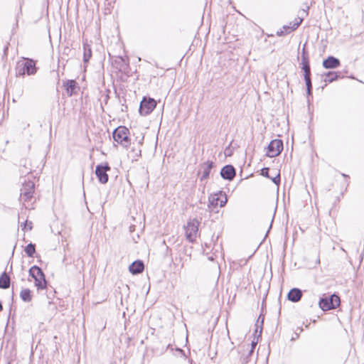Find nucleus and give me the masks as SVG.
I'll list each match as a JSON object with an SVG mask.
<instances>
[{"mask_svg":"<svg viewBox=\"0 0 364 364\" xmlns=\"http://www.w3.org/2000/svg\"><path fill=\"white\" fill-rule=\"evenodd\" d=\"M200 222L197 219H189L184 225L185 236L186 240L190 242L196 241L198 235V228Z\"/></svg>","mask_w":364,"mask_h":364,"instance_id":"1","label":"nucleus"},{"mask_svg":"<svg viewBox=\"0 0 364 364\" xmlns=\"http://www.w3.org/2000/svg\"><path fill=\"white\" fill-rule=\"evenodd\" d=\"M36 71L35 63L31 59L23 58L17 63L16 73L19 76H23L26 73L28 75H33Z\"/></svg>","mask_w":364,"mask_h":364,"instance_id":"2","label":"nucleus"},{"mask_svg":"<svg viewBox=\"0 0 364 364\" xmlns=\"http://www.w3.org/2000/svg\"><path fill=\"white\" fill-rule=\"evenodd\" d=\"M129 129L125 127L120 126L114 129L113 132L114 140L123 147H128L130 141L128 136Z\"/></svg>","mask_w":364,"mask_h":364,"instance_id":"3","label":"nucleus"},{"mask_svg":"<svg viewBox=\"0 0 364 364\" xmlns=\"http://www.w3.org/2000/svg\"><path fill=\"white\" fill-rule=\"evenodd\" d=\"M29 275L34 279L35 286L38 289H45L46 288L47 282L41 268L37 266H33L29 269Z\"/></svg>","mask_w":364,"mask_h":364,"instance_id":"4","label":"nucleus"},{"mask_svg":"<svg viewBox=\"0 0 364 364\" xmlns=\"http://www.w3.org/2000/svg\"><path fill=\"white\" fill-rule=\"evenodd\" d=\"M340 305V298L333 294L330 298H322L319 301V306L323 311L335 309Z\"/></svg>","mask_w":364,"mask_h":364,"instance_id":"5","label":"nucleus"},{"mask_svg":"<svg viewBox=\"0 0 364 364\" xmlns=\"http://www.w3.org/2000/svg\"><path fill=\"white\" fill-rule=\"evenodd\" d=\"M227 201V196L225 193L222 191L211 194L209 197L208 208L210 209V210H213L212 208L218 206V205L220 207H223L226 204Z\"/></svg>","mask_w":364,"mask_h":364,"instance_id":"6","label":"nucleus"},{"mask_svg":"<svg viewBox=\"0 0 364 364\" xmlns=\"http://www.w3.org/2000/svg\"><path fill=\"white\" fill-rule=\"evenodd\" d=\"M156 102L152 98H144L141 102L139 112L141 115L146 116L149 114L156 107Z\"/></svg>","mask_w":364,"mask_h":364,"instance_id":"7","label":"nucleus"},{"mask_svg":"<svg viewBox=\"0 0 364 364\" xmlns=\"http://www.w3.org/2000/svg\"><path fill=\"white\" fill-rule=\"evenodd\" d=\"M283 150V142L280 139L272 140L267 147V156L274 157L278 156Z\"/></svg>","mask_w":364,"mask_h":364,"instance_id":"8","label":"nucleus"},{"mask_svg":"<svg viewBox=\"0 0 364 364\" xmlns=\"http://www.w3.org/2000/svg\"><path fill=\"white\" fill-rule=\"evenodd\" d=\"M213 167V163L212 161H206L201 164L198 170V176L200 181H204L208 178L210 170Z\"/></svg>","mask_w":364,"mask_h":364,"instance_id":"9","label":"nucleus"},{"mask_svg":"<svg viewBox=\"0 0 364 364\" xmlns=\"http://www.w3.org/2000/svg\"><path fill=\"white\" fill-rule=\"evenodd\" d=\"M111 168L109 166L98 165L96 166L95 173L100 181V182H107L108 174L107 171H110Z\"/></svg>","mask_w":364,"mask_h":364,"instance_id":"10","label":"nucleus"},{"mask_svg":"<svg viewBox=\"0 0 364 364\" xmlns=\"http://www.w3.org/2000/svg\"><path fill=\"white\" fill-rule=\"evenodd\" d=\"M261 175L272 180V182H279L280 174L277 169L264 168L261 170Z\"/></svg>","mask_w":364,"mask_h":364,"instance_id":"11","label":"nucleus"},{"mask_svg":"<svg viewBox=\"0 0 364 364\" xmlns=\"http://www.w3.org/2000/svg\"><path fill=\"white\" fill-rule=\"evenodd\" d=\"M235 173V169L232 165H226L220 171L221 177L228 181H232L234 178Z\"/></svg>","mask_w":364,"mask_h":364,"instance_id":"12","label":"nucleus"},{"mask_svg":"<svg viewBox=\"0 0 364 364\" xmlns=\"http://www.w3.org/2000/svg\"><path fill=\"white\" fill-rule=\"evenodd\" d=\"M33 191L34 183H23L21 195L25 200H28L32 197Z\"/></svg>","mask_w":364,"mask_h":364,"instance_id":"13","label":"nucleus"},{"mask_svg":"<svg viewBox=\"0 0 364 364\" xmlns=\"http://www.w3.org/2000/svg\"><path fill=\"white\" fill-rule=\"evenodd\" d=\"M339 65L340 60L333 56H329L323 61V66L326 69H334Z\"/></svg>","mask_w":364,"mask_h":364,"instance_id":"14","label":"nucleus"},{"mask_svg":"<svg viewBox=\"0 0 364 364\" xmlns=\"http://www.w3.org/2000/svg\"><path fill=\"white\" fill-rule=\"evenodd\" d=\"M63 87L65 88L67 95L70 97L75 92L77 82L73 80H68L63 82Z\"/></svg>","mask_w":364,"mask_h":364,"instance_id":"15","label":"nucleus"},{"mask_svg":"<svg viewBox=\"0 0 364 364\" xmlns=\"http://www.w3.org/2000/svg\"><path fill=\"white\" fill-rule=\"evenodd\" d=\"M144 266L142 262L136 261L134 262L129 267V271L133 274L141 273L144 270Z\"/></svg>","mask_w":364,"mask_h":364,"instance_id":"16","label":"nucleus"},{"mask_svg":"<svg viewBox=\"0 0 364 364\" xmlns=\"http://www.w3.org/2000/svg\"><path fill=\"white\" fill-rule=\"evenodd\" d=\"M301 291L299 289H293L288 294L289 300L293 302L299 301L301 298Z\"/></svg>","mask_w":364,"mask_h":364,"instance_id":"17","label":"nucleus"},{"mask_svg":"<svg viewBox=\"0 0 364 364\" xmlns=\"http://www.w3.org/2000/svg\"><path fill=\"white\" fill-rule=\"evenodd\" d=\"M302 70L304 72V80H311V70L308 60L304 58L302 59Z\"/></svg>","mask_w":364,"mask_h":364,"instance_id":"18","label":"nucleus"},{"mask_svg":"<svg viewBox=\"0 0 364 364\" xmlns=\"http://www.w3.org/2000/svg\"><path fill=\"white\" fill-rule=\"evenodd\" d=\"M9 284H10L9 277L6 273H3L1 274V276L0 277V288L7 289L9 287Z\"/></svg>","mask_w":364,"mask_h":364,"instance_id":"19","label":"nucleus"},{"mask_svg":"<svg viewBox=\"0 0 364 364\" xmlns=\"http://www.w3.org/2000/svg\"><path fill=\"white\" fill-rule=\"evenodd\" d=\"M141 142L139 141L137 144V147H132V150L129 152V156L132 159L136 160L139 156H141V149L140 145Z\"/></svg>","mask_w":364,"mask_h":364,"instance_id":"20","label":"nucleus"},{"mask_svg":"<svg viewBox=\"0 0 364 364\" xmlns=\"http://www.w3.org/2000/svg\"><path fill=\"white\" fill-rule=\"evenodd\" d=\"M83 61L84 63H87L92 56V50L90 46L85 43L83 44Z\"/></svg>","mask_w":364,"mask_h":364,"instance_id":"21","label":"nucleus"},{"mask_svg":"<svg viewBox=\"0 0 364 364\" xmlns=\"http://www.w3.org/2000/svg\"><path fill=\"white\" fill-rule=\"evenodd\" d=\"M20 296L23 301L26 302L30 301L32 299L31 291L28 289H22L20 293Z\"/></svg>","mask_w":364,"mask_h":364,"instance_id":"22","label":"nucleus"},{"mask_svg":"<svg viewBox=\"0 0 364 364\" xmlns=\"http://www.w3.org/2000/svg\"><path fill=\"white\" fill-rule=\"evenodd\" d=\"M338 78V75L334 72H328L326 74V78L324 81L326 82H332L333 80H336Z\"/></svg>","mask_w":364,"mask_h":364,"instance_id":"23","label":"nucleus"},{"mask_svg":"<svg viewBox=\"0 0 364 364\" xmlns=\"http://www.w3.org/2000/svg\"><path fill=\"white\" fill-rule=\"evenodd\" d=\"M35 251V245L31 243L28 244L25 248V252L28 257H33Z\"/></svg>","mask_w":364,"mask_h":364,"instance_id":"24","label":"nucleus"},{"mask_svg":"<svg viewBox=\"0 0 364 364\" xmlns=\"http://www.w3.org/2000/svg\"><path fill=\"white\" fill-rule=\"evenodd\" d=\"M301 21H302V20H301V19H300L299 21H297L296 23H294L292 26H284V28L285 30H287V29H288V30H289V31H288V32L291 31H294V30H295V29H296V28H298V26H299V24L301 23Z\"/></svg>","mask_w":364,"mask_h":364,"instance_id":"25","label":"nucleus"},{"mask_svg":"<svg viewBox=\"0 0 364 364\" xmlns=\"http://www.w3.org/2000/svg\"><path fill=\"white\" fill-rule=\"evenodd\" d=\"M22 230H31L32 229V223L28 222L27 220L21 224Z\"/></svg>","mask_w":364,"mask_h":364,"instance_id":"26","label":"nucleus"},{"mask_svg":"<svg viewBox=\"0 0 364 364\" xmlns=\"http://www.w3.org/2000/svg\"><path fill=\"white\" fill-rule=\"evenodd\" d=\"M306 89H307V94L309 95H311V80H305Z\"/></svg>","mask_w":364,"mask_h":364,"instance_id":"27","label":"nucleus"},{"mask_svg":"<svg viewBox=\"0 0 364 364\" xmlns=\"http://www.w3.org/2000/svg\"><path fill=\"white\" fill-rule=\"evenodd\" d=\"M255 345H256V343L252 342V349H251L250 352H252L253 348H255Z\"/></svg>","mask_w":364,"mask_h":364,"instance_id":"28","label":"nucleus"},{"mask_svg":"<svg viewBox=\"0 0 364 364\" xmlns=\"http://www.w3.org/2000/svg\"><path fill=\"white\" fill-rule=\"evenodd\" d=\"M276 185H277V189L278 190L279 189V186H278L279 183H276Z\"/></svg>","mask_w":364,"mask_h":364,"instance_id":"29","label":"nucleus"},{"mask_svg":"<svg viewBox=\"0 0 364 364\" xmlns=\"http://www.w3.org/2000/svg\"><path fill=\"white\" fill-rule=\"evenodd\" d=\"M209 259H210V260H213V257H210V258H209Z\"/></svg>","mask_w":364,"mask_h":364,"instance_id":"30","label":"nucleus"}]
</instances>
